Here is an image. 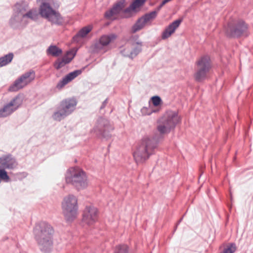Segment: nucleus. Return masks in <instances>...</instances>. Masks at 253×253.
Returning a JSON list of instances; mask_svg holds the SVG:
<instances>
[{
    "instance_id": "nucleus-1",
    "label": "nucleus",
    "mask_w": 253,
    "mask_h": 253,
    "mask_svg": "<svg viewBox=\"0 0 253 253\" xmlns=\"http://www.w3.org/2000/svg\"><path fill=\"white\" fill-rule=\"evenodd\" d=\"M40 3L39 6V14L41 16L47 19L53 24L60 25L64 21L60 14L53 8L59 6L56 0H37Z\"/></svg>"
},
{
    "instance_id": "nucleus-2",
    "label": "nucleus",
    "mask_w": 253,
    "mask_h": 253,
    "mask_svg": "<svg viewBox=\"0 0 253 253\" xmlns=\"http://www.w3.org/2000/svg\"><path fill=\"white\" fill-rule=\"evenodd\" d=\"M34 233L40 249L45 253L49 252L52 247V227L46 222H41L36 226Z\"/></svg>"
},
{
    "instance_id": "nucleus-3",
    "label": "nucleus",
    "mask_w": 253,
    "mask_h": 253,
    "mask_svg": "<svg viewBox=\"0 0 253 253\" xmlns=\"http://www.w3.org/2000/svg\"><path fill=\"white\" fill-rule=\"evenodd\" d=\"M157 147V143L151 137L144 136L133 152V157L137 163L145 161L153 154Z\"/></svg>"
},
{
    "instance_id": "nucleus-4",
    "label": "nucleus",
    "mask_w": 253,
    "mask_h": 253,
    "mask_svg": "<svg viewBox=\"0 0 253 253\" xmlns=\"http://www.w3.org/2000/svg\"><path fill=\"white\" fill-rule=\"evenodd\" d=\"M65 178L67 184L72 185L78 190L84 189L89 185L86 173L79 168H69L66 172Z\"/></svg>"
},
{
    "instance_id": "nucleus-5",
    "label": "nucleus",
    "mask_w": 253,
    "mask_h": 253,
    "mask_svg": "<svg viewBox=\"0 0 253 253\" xmlns=\"http://www.w3.org/2000/svg\"><path fill=\"white\" fill-rule=\"evenodd\" d=\"M181 120L176 111H168L164 115L162 122L157 126V129L161 134L169 133L174 129Z\"/></svg>"
},
{
    "instance_id": "nucleus-6",
    "label": "nucleus",
    "mask_w": 253,
    "mask_h": 253,
    "mask_svg": "<svg viewBox=\"0 0 253 253\" xmlns=\"http://www.w3.org/2000/svg\"><path fill=\"white\" fill-rule=\"evenodd\" d=\"M28 7L26 2L21 1L16 3L13 7V13L9 20L10 26L13 28H18L26 25L24 20L23 12Z\"/></svg>"
},
{
    "instance_id": "nucleus-7",
    "label": "nucleus",
    "mask_w": 253,
    "mask_h": 253,
    "mask_svg": "<svg viewBox=\"0 0 253 253\" xmlns=\"http://www.w3.org/2000/svg\"><path fill=\"white\" fill-rule=\"evenodd\" d=\"M63 213L68 221L75 219L77 215V199L73 195L65 197L62 203Z\"/></svg>"
},
{
    "instance_id": "nucleus-8",
    "label": "nucleus",
    "mask_w": 253,
    "mask_h": 253,
    "mask_svg": "<svg viewBox=\"0 0 253 253\" xmlns=\"http://www.w3.org/2000/svg\"><path fill=\"white\" fill-rule=\"evenodd\" d=\"M197 71L194 75L195 80L201 82L206 79L210 68V59L208 56H204L197 61Z\"/></svg>"
},
{
    "instance_id": "nucleus-9",
    "label": "nucleus",
    "mask_w": 253,
    "mask_h": 253,
    "mask_svg": "<svg viewBox=\"0 0 253 253\" xmlns=\"http://www.w3.org/2000/svg\"><path fill=\"white\" fill-rule=\"evenodd\" d=\"M35 78V75L33 71L28 72L16 80L14 83L10 85L8 90L10 91H17L32 82L34 80Z\"/></svg>"
},
{
    "instance_id": "nucleus-10",
    "label": "nucleus",
    "mask_w": 253,
    "mask_h": 253,
    "mask_svg": "<svg viewBox=\"0 0 253 253\" xmlns=\"http://www.w3.org/2000/svg\"><path fill=\"white\" fill-rule=\"evenodd\" d=\"M247 25L242 20L230 23L227 26L226 33L231 36L238 37L246 32Z\"/></svg>"
},
{
    "instance_id": "nucleus-11",
    "label": "nucleus",
    "mask_w": 253,
    "mask_h": 253,
    "mask_svg": "<svg viewBox=\"0 0 253 253\" xmlns=\"http://www.w3.org/2000/svg\"><path fill=\"white\" fill-rule=\"evenodd\" d=\"M125 6V0H120L116 3L112 8L106 12L105 14V17L109 19H114L119 16L127 17V16H125V10H123Z\"/></svg>"
},
{
    "instance_id": "nucleus-12",
    "label": "nucleus",
    "mask_w": 253,
    "mask_h": 253,
    "mask_svg": "<svg viewBox=\"0 0 253 253\" xmlns=\"http://www.w3.org/2000/svg\"><path fill=\"white\" fill-rule=\"evenodd\" d=\"M22 99L17 96L0 110V117H6L15 111L22 104Z\"/></svg>"
},
{
    "instance_id": "nucleus-13",
    "label": "nucleus",
    "mask_w": 253,
    "mask_h": 253,
    "mask_svg": "<svg viewBox=\"0 0 253 253\" xmlns=\"http://www.w3.org/2000/svg\"><path fill=\"white\" fill-rule=\"evenodd\" d=\"M97 209L93 207H86L83 215V222L87 225H92L97 221Z\"/></svg>"
},
{
    "instance_id": "nucleus-14",
    "label": "nucleus",
    "mask_w": 253,
    "mask_h": 253,
    "mask_svg": "<svg viewBox=\"0 0 253 253\" xmlns=\"http://www.w3.org/2000/svg\"><path fill=\"white\" fill-rule=\"evenodd\" d=\"M116 39L117 35L114 34L103 35L100 37L98 43L95 45L96 51L106 52V50L105 49V47L113 42Z\"/></svg>"
},
{
    "instance_id": "nucleus-15",
    "label": "nucleus",
    "mask_w": 253,
    "mask_h": 253,
    "mask_svg": "<svg viewBox=\"0 0 253 253\" xmlns=\"http://www.w3.org/2000/svg\"><path fill=\"white\" fill-rule=\"evenodd\" d=\"M141 46V45L138 42L132 44L128 43L121 50V52L124 56L133 58L140 51Z\"/></svg>"
},
{
    "instance_id": "nucleus-16",
    "label": "nucleus",
    "mask_w": 253,
    "mask_h": 253,
    "mask_svg": "<svg viewBox=\"0 0 253 253\" xmlns=\"http://www.w3.org/2000/svg\"><path fill=\"white\" fill-rule=\"evenodd\" d=\"M81 74L80 70H76L74 72H71L67 75L62 80L60 81L56 85V87L58 89H61L67 84L69 82L72 81L76 77Z\"/></svg>"
},
{
    "instance_id": "nucleus-17",
    "label": "nucleus",
    "mask_w": 253,
    "mask_h": 253,
    "mask_svg": "<svg viewBox=\"0 0 253 253\" xmlns=\"http://www.w3.org/2000/svg\"><path fill=\"white\" fill-rule=\"evenodd\" d=\"M181 22V20H176L169 25L163 32L162 36V39H166L169 38L174 33L176 29L179 26Z\"/></svg>"
},
{
    "instance_id": "nucleus-18",
    "label": "nucleus",
    "mask_w": 253,
    "mask_h": 253,
    "mask_svg": "<svg viewBox=\"0 0 253 253\" xmlns=\"http://www.w3.org/2000/svg\"><path fill=\"white\" fill-rule=\"evenodd\" d=\"M16 165L15 160L10 156L0 158V169H12Z\"/></svg>"
},
{
    "instance_id": "nucleus-19",
    "label": "nucleus",
    "mask_w": 253,
    "mask_h": 253,
    "mask_svg": "<svg viewBox=\"0 0 253 253\" xmlns=\"http://www.w3.org/2000/svg\"><path fill=\"white\" fill-rule=\"evenodd\" d=\"M76 104L75 99H70L63 101L61 104V107L68 115L74 110Z\"/></svg>"
},
{
    "instance_id": "nucleus-20",
    "label": "nucleus",
    "mask_w": 253,
    "mask_h": 253,
    "mask_svg": "<svg viewBox=\"0 0 253 253\" xmlns=\"http://www.w3.org/2000/svg\"><path fill=\"white\" fill-rule=\"evenodd\" d=\"M146 0H135L131 5L125 9V16H130L132 13L135 12L140 6L142 5Z\"/></svg>"
},
{
    "instance_id": "nucleus-21",
    "label": "nucleus",
    "mask_w": 253,
    "mask_h": 253,
    "mask_svg": "<svg viewBox=\"0 0 253 253\" xmlns=\"http://www.w3.org/2000/svg\"><path fill=\"white\" fill-rule=\"evenodd\" d=\"M93 26L91 25H88L82 28L74 37V40L78 42L80 38H84L86 37L87 34L92 30Z\"/></svg>"
},
{
    "instance_id": "nucleus-22",
    "label": "nucleus",
    "mask_w": 253,
    "mask_h": 253,
    "mask_svg": "<svg viewBox=\"0 0 253 253\" xmlns=\"http://www.w3.org/2000/svg\"><path fill=\"white\" fill-rule=\"evenodd\" d=\"M24 20L25 21L26 25L29 22V20H36L38 18V13L35 9H32L27 12H23Z\"/></svg>"
},
{
    "instance_id": "nucleus-23",
    "label": "nucleus",
    "mask_w": 253,
    "mask_h": 253,
    "mask_svg": "<svg viewBox=\"0 0 253 253\" xmlns=\"http://www.w3.org/2000/svg\"><path fill=\"white\" fill-rule=\"evenodd\" d=\"M47 53L53 56H58L62 53V50L55 45H51L47 49Z\"/></svg>"
},
{
    "instance_id": "nucleus-24",
    "label": "nucleus",
    "mask_w": 253,
    "mask_h": 253,
    "mask_svg": "<svg viewBox=\"0 0 253 253\" xmlns=\"http://www.w3.org/2000/svg\"><path fill=\"white\" fill-rule=\"evenodd\" d=\"M13 58V54L9 53L4 56L0 58V67H2L9 63Z\"/></svg>"
},
{
    "instance_id": "nucleus-25",
    "label": "nucleus",
    "mask_w": 253,
    "mask_h": 253,
    "mask_svg": "<svg viewBox=\"0 0 253 253\" xmlns=\"http://www.w3.org/2000/svg\"><path fill=\"white\" fill-rule=\"evenodd\" d=\"M146 23L144 21V20L141 17L140 18L135 24L132 27V31L133 33H135L141 29H142L145 25Z\"/></svg>"
},
{
    "instance_id": "nucleus-26",
    "label": "nucleus",
    "mask_w": 253,
    "mask_h": 253,
    "mask_svg": "<svg viewBox=\"0 0 253 253\" xmlns=\"http://www.w3.org/2000/svg\"><path fill=\"white\" fill-rule=\"evenodd\" d=\"M67 115V113H66L64 111V110H63L61 107L60 109L58 111L54 114L53 118L55 120L60 121Z\"/></svg>"
},
{
    "instance_id": "nucleus-27",
    "label": "nucleus",
    "mask_w": 253,
    "mask_h": 253,
    "mask_svg": "<svg viewBox=\"0 0 253 253\" xmlns=\"http://www.w3.org/2000/svg\"><path fill=\"white\" fill-rule=\"evenodd\" d=\"M77 50L73 49L67 52L66 55L63 57L66 62L69 63L73 59L76 54Z\"/></svg>"
},
{
    "instance_id": "nucleus-28",
    "label": "nucleus",
    "mask_w": 253,
    "mask_h": 253,
    "mask_svg": "<svg viewBox=\"0 0 253 253\" xmlns=\"http://www.w3.org/2000/svg\"><path fill=\"white\" fill-rule=\"evenodd\" d=\"M157 16V12L153 11L150 13L146 14L144 16L142 17V19L144 20V21L146 24L150 23V22L153 20Z\"/></svg>"
},
{
    "instance_id": "nucleus-29",
    "label": "nucleus",
    "mask_w": 253,
    "mask_h": 253,
    "mask_svg": "<svg viewBox=\"0 0 253 253\" xmlns=\"http://www.w3.org/2000/svg\"><path fill=\"white\" fill-rule=\"evenodd\" d=\"M151 100L153 105L155 107H158L162 103L161 98L158 96H153Z\"/></svg>"
},
{
    "instance_id": "nucleus-30",
    "label": "nucleus",
    "mask_w": 253,
    "mask_h": 253,
    "mask_svg": "<svg viewBox=\"0 0 253 253\" xmlns=\"http://www.w3.org/2000/svg\"><path fill=\"white\" fill-rule=\"evenodd\" d=\"M155 112V111L150 106H149V107H144L141 110V114L144 116L150 115Z\"/></svg>"
},
{
    "instance_id": "nucleus-31",
    "label": "nucleus",
    "mask_w": 253,
    "mask_h": 253,
    "mask_svg": "<svg viewBox=\"0 0 253 253\" xmlns=\"http://www.w3.org/2000/svg\"><path fill=\"white\" fill-rule=\"evenodd\" d=\"M68 63L66 62V60H64V58L63 57L62 59H58L56 62L54 64V67L56 69H59L64 66Z\"/></svg>"
},
{
    "instance_id": "nucleus-32",
    "label": "nucleus",
    "mask_w": 253,
    "mask_h": 253,
    "mask_svg": "<svg viewBox=\"0 0 253 253\" xmlns=\"http://www.w3.org/2000/svg\"><path fill=\"white\" fill-rule=\"evenodd\" d=\"M127 247L126 245H122L117 248L115 253H127Z\"/></svg>"
},
{
    "instance_id": "nucleus-33",
    "label": "nucleus",
    "mask_w": 253,
    "mask_h": 253,
    "mask_svg": "<svg viewBox=\"0 0 253 253\" xmlns=\"http://www.w3.org/2000/svg\"><path fill=\"white\" fill-rule=\"evenodd\" d=\"M0 178L6 182L8 181L9 179L6 171L2 169H0Z\"/></svg>"
}]
</instances>
